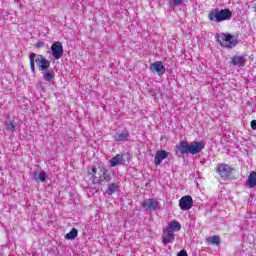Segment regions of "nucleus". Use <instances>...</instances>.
<instances>
[{
  "instance_id": "nucleus-1",
  "label": "nucleus",
  "mask_w": 256,
  "mask_h": 256,
  "mask_svg": "<svg viewBox=\"0 0 256 256\" xmlns=\"http://www.w3.org/2000/svg\"><path fill=\"white\" fill-rule=\"evenodd\" d=\"M232 17L233 12L230 11L229 8H214L208 13V19L211 23H223V21L231 20Z\"/></svg>"
},
{
  "instance_id": "nucleus-2",
  "label": "nucleus",
  "mask_w": 256,
  "mask_h": 256,
  "mask_svg": "<svg viewBox=\"0 0 256 256\" xmlns=\"http://www.w3.org/2000/svg\"><path fill=\"white\" fill-rule=\"evenodd\" d=\"M30 60V69L33 73H35V63L39 69V71H47L49 67H51V61H49L45 56L41 54H36L35 52H31L29 54Z\"/></svg>"
},
{
  "instance_id": "nucleus-3",
  "label": "nucleus",
  "mask_w": 256,
  "mask_h": 256,
  "mask_svg": "<svg viewBox=\"0 0 256 256\" xmlns=\"http://www.w3.org/2000/svg\"><path fill=\"white\" fill-rule=\"evenodd\" d=\"M216 39L221 47H226L227 49H233L238 43L237 37L231 34H216Z\"/></svg>"
},
{
  "instance_id": "nucleus-4",
  "label": "nucleus",
  "mask_w": 256,
  "mask_h": 256,
  "mask_svg": "<svg viewBox=\"0 0 256 256\" xmlns=\"http://www.w3.org/2000/svg\"><path fill=\"white\" fill-rule=\"evenodd\" d=\"M99 177L94 179V185H101L102 183H109L111 181V174L105 167H101L98 173Z\"/></svg>"
},
{
  "instance_id": "nucleus-5",
  "label": "nucleus",
  "mask_w": 256,
  "mask_h": 256,
  "mask_svg": "<svg viewBox=\"0 0 256 256\" xmlns=\"http://www.w3.org/2000/svg\"><path fill=\"white\" fill-rule=\"evenodd\" d=\"M50 52L54 59H61V57H63V53H65L63 50V43L60 41L54 42L50 47Z\"/></svg>"
},
{
  "instance_id": "nucleus-6",
  "label": "nucleus",
  "mask_w": 256,
  "mask_h": 256,
  "mask_svg": "<svg viewBox=\"0 0 256 256\" xmlns=\"http://www.w3.org/2000/svg\"><path fill=\"white\" fill-rule=\"evenodd\" d=\"M179 207L181 211H189L193 207V197L190 195L183 196L179 200Z\"/></svg>"
},
{
  "instance_id": "nucleus-7",
  "label": "nucleus",
  "mask_w": 256,
  "mask_h": 256,
  "mask_svg": "<svg viewBox=\"0 0 256 256\" xmlns=\"http://www.w3.org/2000/svg\"><path fill=\"white\" fill-rule=\"evenodd\" d=\"M190 149V155H197L198 153H201L203 149H205V142L203 141H194L189 144Z\"/></svg>"
},
{
  "instance_id": "nucleus-8",
  "label": "nucleus",
  "mask_w": 256,
  "mask_h": 256,
  "mask_svg": "<svg viewBox=\"0 0 256 256\" xmlns=\"http://www.w3.org/2000/svg\"><path fill=\"white\" fill-rule=\"evenodd\" d=\"M190 148H189V142L188 141H181L176 146V155L181 157L182 155H189Z\"/></svg>"
},
{
  "instance_id": "nucleus-9",
  "label": "nucleus",
  "mask_w": 256,
  "mask_h": 256,
  "mask_svg": "<svg viewBox=\"0 0 256 256\" xmlns=\"http://www.w3.org/2000/svg\"><path fill=\"white\" fill-rule=\"evenodd\" d=\"M230 63L233 67H245L247 63V55H235L231 58Z\"/></svg>"
},
{
  "instance_id": "nucleus-10",
  "label": "nucleus",
  "mask_w": 256,
  "mask_h": 256,
  "mask_svg": "<svg viewBox=\"0 0 256 256\" xmlns=\"http://www.w3.org/2000/svg\"><path fill=\"white\" fill-rule=\"evenodd\" d=\"M150 70L152 73H157L161 77V75H165V65L161 61H156L150 65Z\"/></svg>"
},
{
  "instance_id": "nucleus-11",
  "label": "nucleus",
  "mask_w": 256,
  "mask_h": 256,
  "mask_svg": "<svg viewBox=\"0 0 256 256\" xmlns=\"http://www.w3.org/2000/svg\"><path fill=\"white\" fill-rule=\"evenodd\" d=\"M217 171L219 175L222 177V179H227L231 176V172L233 171V168L227 164H220L217 167Z\"/></svg>"
},
{
  "instance_id": "nucleus-12",
  "label": "nucleus",
  "mask_w": 256,
  "mask_h": 256,
  "mask_svg": "<svg viewBox=\"0 0 256 256\" xmlns=\"http://www.w3.org/2000/svg\"><path fill=\"white\" fill-rule=\"evenodd\" d=\"M142 207L146 209V211H157V207H159V201L154 200L153 198H149L142 202Z\"/></svg>"
},
{
  "instance_id": "nucleus-13",
  "label": "nucleus",
  "mask_w": 256,
  "mask_h": 256,
  "mask_svg": "<svg viewBox=\"0 0 256 256\" xmlns=\"http://www.w3.org/2000/svg\"><path fill=\"white\" fill-rule=\"evenodd\" d=\"M167 157H169V152L165 151V150H158L156 152V155L154 157V163L156 166L161 165V163H163L164 159H167Z\"/></svg>"
},
{
  "instance_id": "nucleus-14",
  "label": "nucleus",
  "mask_w": 256,
  "mask_h": 256,
  "mask_svg": "<svg viewBox=\"0 0 256 256\" xmlns=\"http://www.w3.org/2000/svg\"><path fill=\"white\" fill-rule=\"evenodd\" d=\"M164 237L162 239L163 245H167V243H173L175 241V235L171 230L164 229Z\"/></svg>"
},
{
  "instance_id": "nucleus-15",
  "label": "nucleus",
  "mask_w": 256,
  "mask_h": 256,
  "mask_svg": "<svg viewBox=\"0 0 256 256\" xmlns=\"http://www.w3.org/2000/svg\"><path fill=\"white\" fill-rule=\"evenodd\" d=\"M245 185L249 189H253L256 187V172L255 171L250 172Z\"/></svg>"
},
{
  "instance_id": "nucleus-16",
  "label": "nucleus",
  "mask_w": 256,
  "mask_h": 256,
  "mask_svg": "<svg viewBox=\"0 0 256 256\" xmlns=\"http://www.w3.org/2000/svg\"><path fill=\"white\" fill-rule=\"evenodd\" d=\"M43 79H44V81H47L48 83L55 81V70H53V69L44 70Z\"/></svg>"
},
{
  "instance_id": "nucleus-17",
  "label": "nucleus",
  "mask_w": 256,
  "mask_h": 256,
  "mask_svg": "<svg viewBox=\"0 0 256 256\" xmlns=\"http://www.w3.org/2000/svg\"><path fill=\"white\" fill-rule=\"evenodd\" d=\"M123 161H125V159H123V154H118L110 160V166L117 167V165H122Z\"/></svg>"
},
{
  "instance_id": "nucleus-18",
  "label": "nucleus",
  "mask_w": 256,
  "mask_h": 256,
  "mask_svg": "<svg viewBox=\"0 0 256 256\" xmlns=\"http://www.w3.org/2000/svg\"><path fill=\"white\" fill-rule=\"evenodd\" d=\"M34 181H37L38 183H45L47 181V173L45 171H41L39 174L37 172L34 173L33 177Z\"/></svg>"
},
{
  "instance_id": "nucleus-19",
  "label": "nucleus",
  "mask_w": 256,
  "mask_h": 256,
  "mask_svg": "<svg viewBox=\"0 0 256 256\" xmlns=\"http://www.w3.org/2000/svg\"><path fill=\"white\" fill-rule=\"evenodd\" d=\"M166 229L168 231H171L172 233L173 231H181V223H179V221L177 220H173L168 224V227Z\"/></svg>"
},
{
  "instance_id": "nucleus-20",
  "label": "nucleus",
  "mask_w": 256,
  "mask_h": 256,
  "mask_svg": "<svg viewBox=\"0 0 256 256\" xmlns=\"http://www.w3.org/2000/svg\"><path fill=\"white\" fill-rule=\"evenodd\" d=\"M129 137H130L129 132L124 131L121 133H116L113 139L116 141H125L126 139H129Z\"/></svg>"
},
{
  "instance_id": "nucleus-21",
  "label": "nucleus",
  "mask_w": 256,
  "mask_h": 256,
  "mask_svg": "<svg viewBox=\"0 0 256 256\" xmlns=\"http://www.w3.org/2000/svg\"><path fill=\"white\" fill-rule=\"evenodd\" d=\"M77 235H79V230H77V228H72L71 231L65 235V239L73 241Z\"/></svg>"
},
{
  "instance_id": "nucleus-22",
  "label": "nucleus",
  "mask_w": 256,
  "mask_h": 256,
  "mask_svg": "<svg viewBox=\"0 0 256 256\" xmlns=\"http://www.w3.org/2000/svg\"><path fill=\"white\" fill-rule=\"evenodd\" d=\"M88 175H90V179L92 181V183L95 185V179H97V168L96 167H90L88 169Z\"/></svg>"
},
{
  "instance_id": "nucleus-23",
  "label": "nucleus",
  "mask_w": 256,
  "mask_h": 256,
  "mask_svg": "<svg viewBox=\"0 0 256 256\" xmlns=\"http://www.w3.org/2000/svg\"><path fill=\"white\" fill-rule=\"evenodd\" d=\"M115 191H117V184L116 183L109 184L106 190L107 195L111 196L113 195V193H115Z\"/></svg>"
},
{
  "instance_id": "nucleus-24",
  "label": "nucleus",
  "mask_w": 256,
  "mask_h": 256,
  "mask_svg": "<svg viewBox=\"0 0 256 256\" xmlns=\"http://www.w3.org/2000/svg\"><path fill=\"white\" fill-rule=\"evenodd\" d=\"M208 243L212 245H219L221 243V237L219 236H211L207 239Z\"/></svg>"
},
{
  "instance_id": "nucleus-25",
  "label": "nucleus",
  "mask_w": 256,
  "mask_h": 256,
  "mask_svg": "<svg viewBox=\"0 0 256 256\" xmlns=\"http://www.w3.org/2000/svg\"><path fill=\"white\" fill-rule=\"evenodd\" d=\"M183 3V0H172V2H169V7H179Z\"/></svg>"
},
{
  "instance_id": "nucleus-26",
  "label": "nucleus",
  "mask_w": 256,
  "mask_h": 256,
  "mask_svg": "<svg viewBox=\"0 0 256 256\" xmlns=\"http://www.w3.org/2000/svg\"><path fill=\"white\" fill-rule=\"evenodd\" d=\"M36 49H42V47H45V42L39 41L35 44Z\"/></svg>"
},
{
  "instance_id": "nucleus-27",
  "label": "nucleus",
  "mask_w": 256,
  "mask_h": 256,
  "mask_svg": "<svg viewBox=\"0 0 256 256\" xmlns=\"http://www.w3.org/2000/svg\"><path fill=\"white\" fill-rule=\"evenodd\" d=\"M7 129L8 131H11V132L15 131V124H13V122H10L7 126Z\"/></svg>"
},
{
  "instance_id": "nucleus-28",
  "label": "nucleus",
  "mask_w": 256,
  "mask_h": 256,
  "mask_svg": "<svg viewBox=\"0 0 256 256\" xmlns=\"http://www.w3.org/2000/svg\"><path fill=\"white\" fill-rule=\"evenodd\" d=\"M177 256H189V254H187V250H181Z\"/></svg>"
},
{
  "instance_id": "nucleus-29",
  "label": "nucleus",
  "mask_w": 256,
  "mask_h": 256,
  "mask_svg": "<svg viewBox=\"0 0 256 256\" xmlns=\"http://www.w3.org/2000/svg\"><path fill=\"white\" fill-rule=\"evenodd\" d=\"M250 125H251V129H253V131H256V120H252Z\"/></svg>"
},
{
  "instance_id": "nucleus-30",
  "label": "nucleus",
  "mask_w": 256,
  "mask_h": 256,
  "mask_svg": "<svg viewBox=\"0 0 256 256\" xmlns=\"http://www.w3.org/2000/svg\"><path fill=\"white\" fill-rule=\"evenodd\" d=\"M14 1H16L17 3H19V1H21V0H14Z\"/></svg>"
},
{
  "instance_id": "nucleus-31",
  "label": "nucleus",
  "mask_w": 256,
  "mask_h": 256,
  "mask_svg": "<svg viewBox=\"0 0 256 256\" xmlns=\"http://www.w3.org/2000/svg\"><path fill=\"white\" fill-rule=\"evenodd\" d=\"M41 85H43V83H40V87H41Z\"/></svg>"
}]
</instances>
